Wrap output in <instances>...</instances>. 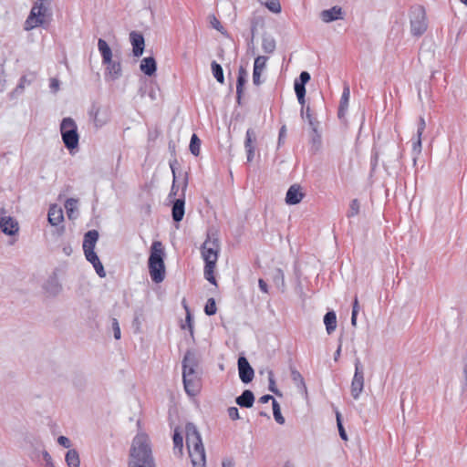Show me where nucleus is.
<instances>
[{
	"label": "nucleus",
	"instance_id": "nucleus-1",
	"mask_svg": "<svg viewBox=\"0 0 467 467\" xmlns=\"http://www.w3.org/2000/svg\"><path fill=\"white\" fill-rule=\"evenodd\" d=\"M182 381L185 392L195 396L201 389V372L199 371V358L194 350L188 349L183 357Z\"/></svg>",
	"mask_w": 467,
	"mask_h": 467
},
{
	"label": "nucleus",
	"instance_id": "nucleus-2",
	"mask_svg": "<svg viewBox=\"0 0 467 467\" xmlns=\"http://www.w3.org/2000/svg\"><path fill=\"white\" fill-rule=\"evenodd\" d=\"M128 467H156L149 438L146 434H137L130 447Z\"/></svg>",
	"mask_w": 467,
	"mask_h": 467
},
{
	"label": "nucleus",
	"instance_id": "nucleus-3",
	"mask_svg": "<svg viewBox=\"0 0 467 467\" xmlns=\"http://www.w3.org/2000/svg\"><path fill=\"white\" fill-rule=\"evenodd\" d=\"M186 444L192 467H205L206 457L202 437L197 427L188 422L185 426Z\"/></svg>",
	"mask_w": 467,
	"mask_h": 467
},
{
	"label": "nucleus",
	"instance_id": "nucleus-4",
	"mask_svg": "<svg viewBox=\"0 0 467 467\" xmlns=\"http://www.w3.org/2000/svg\"><path fill=\"white\" fill-rule=\"evenodd\" d=\"M201 254L204 260V277L212 285H217V281L214 276V269L220 252V242L217 237L211 238L208 234L207 239L201 246Z\"/></svg>",
	"mask_w": 467,
	"mask_h": 467
},
{
	"label": "nucleus",
	"instance_id": "nucleus-5",
	"mask_svg": "<svg viewBox=\"0 0 467 467\" xmlns=\"http://www.w3.org/2000/svg\"><path fill=\"white\" fill-rule=\"evenodd\" d=\"M164 257L165 253L161 242L154 241L150 246L148 267L151 280L156 284L162 282L165 278Z\"/></svg>",
	"mask_w": 467,
	"mask_h": 467
},
{
	"label": "nucleus",
	"instance_id": "nucleus-6",
	"mask_svg": "<svg viewBox=\"0 0 467 467\" xmlns=\"http://www.w3.org/2000/svg\"><path fill=\"white\" fill-rule=\"evenodd\" d=\"M60 133L62 141L68 150L72 151L78 147L79 135L78 126L72 118L67 117L61 120Z\"/></svg>",
	"mask_w": 467,
	"mask_h": 467
},
{
	"label": "nucleus",
	"instance_id": "nucleus-7",
	"mask_svg": "<svg viewBox=\"0 0 467 467\" xmlns=\"http://www.w3.org/2000/svg\"><path fill=\"white\" fill-rule=\"evenodd\" d=\"M410 32L414 36H422L427 30L426 11L422 5H414L410 8Z\"/></svg>",
	"mask_w": 467,
	"mask_h": 467
},
{
	"label": "nucleus",
	"instance_id": "nucleus-8",
	"mask_svg": "<svg viewBox=\"0 0 467 467\" xmlns=\"http://www.w3.org/2000/svg\"><path fill=\"white\" fill-rule=\"evenodd\" d=\"M355 373L351 381V396L354 400H358L364 389V366L359 358L354 361Z\"/></svg>",
	"mask_w": 467,
	"mask_h": 467
},
{
	"label": "nucleus",
	"instance_id": "nucleus-9",
	"mask_svg": "<svg viewBox=\"0 0 467 467\" xmlns=\"http://www.w3.org/2000/svg\"><path fill=\"white\" fill-rule=\"evenodd\" d=\"M311 77L307 71H302L294 83V89L301 105V117L304 118V104L306 103V84L310 80Z\"/></svg>",
	"mask_w": 467,
	"mask_h": 467
},
{
	"label": "nucleus",
	"instance_id": "nucleus-10",
	"mask_svg": "<svg viewBox=\"0 0 467 467\" xmlns=\"http://www.w3.org/2000/svg\"><path fill=\"white\" fill-rule=\"evenodd\" d=\"M187 184H188L187 178H185L184 182H183V187H182V192H183L182 197H180V198L172 201L171 216H172V220L175 223H180L183 219V216L185 213L184 191L187 188Z\"/></svg>",
	"mask_w": 467,
	"mask_h": 467
},
{
	"label": "nucleus",
	"instance_id": "nucleus-11",
	"mask_svg": "<svg viewBox=\"0 0 467 467\" xmlns=\"http://www.w3.org/2000/svg\"><path fill=\"white\" fill-rule=\"evenodd\" d=\"M237 364L241 381L244 384L250 383L254 377V370L247 358L244 356L239 357Z\"/></svg>",
	"mask_w": 467,
	"mask_h": 467
},
{
	"label": "nucleus",
	"instance_id": "nucleus-12",
	"mask_svg": "<svg viewBox=\"0 0 467 467\" xmlns=\"http://www.w3.org/2000/svg\"><path fill=\"white\" fill-rule=\"evenodd\" d=\"M5 208L0 209V230L7 234L14 235L18 232L17 223L10 216H5Z\"/></svg>",
	"mask_w": 467,
	"mask_h": 467
},
{
	"label": "nucleus",
	"instance_id": "nucleus-13",
	"mask_svg": "<svg viewBox=\"0 0 467 467\" xmlns=\"http://www.w3.org/2000/svg\"><path fill=\"white\" fill-rule=\"evenodd\" d=\"M99 234L97 230H89L84 234L83 251L85 257L96 254L95 246L99 240Z\"/></svg>",
	"mask_w": 467,
	"mask_h": 467
},
{
	"label": "nucleus",
	"instance_id": "nucleus-14",
	"mask_svg": "<svg viewBox=\"0 0 467 467\" xmlns=\"http://www.w3.org/2000/svg\"><path fill=\"white\" fill-rule=\"evenodd\" d=\"M130 41L132 45L133 56L136 57H140L145 48V39L143 35L137 31H131L130 33Z\"/></svg>",
	"mask_w": 467,
	"mask_h": 467
},
{
	"label": "nucleus",
	"instance_id": "nucleus-15",
	"mask_svg": "<svg viewBox=\"0 0 467 467\" xmlns=\"http://www.w3.org/2000/svg\"><path fill=\"white\" fill-rule=\"evenodd\" d=\"M401 151L400 150V147L392 142L388 145L387 147V153H386V161L383 163L385 170L388 171V167L390 164H393L395 162H398L400 158L401 157Z\"/></svg>",
	"mask_w": 467,
	"mask_h": 467
},
{
	"label": "nucleus",
	"instance_id": "nucleus-16",
	"mask_svg": "<svg viewBox=\"0 0 467 467\" xmlns=\"http://www.w3.org/2000/svg\"><path fill=\"white\" fill-rule=\"evenodd\" d=\"M320 18L325 23H331L338 19H343V10L340 6L335 5L329 9L323 10L320 13Z\"/></svg>",
	"mask_w": 467,
	"mask_h": 467
},
{
	"label": "nucleus",
	"instance_id": "nucleus-17",
	"mask_svg": "<svg viewBox=\"0 0 467 467\" xmlns=\"http://www.w3.org/2000/svg\"><path fill=\"white\" fill-rule=\"evenodd\" d=\"M106 66V78L110 80L119 79L121 77V65L119 60L110 59V62H102Z\"/></svg>",
	"mask_w": 467,
	"mask_h": 467
},
{
	"label": "nucleus",
	"instance_id": "nucleus-18",
	"mask_svg": "<svg viewBox=\"0 0 467 467\" xmlns=\"http://www.w3.org/2000/svg\"><path fill=\"white\" fill-rule=\"evenodd\" d=\"M45 291L51 296H57L62 290L57 274L54 272L44 285Z\"/></svg>",
	"mask_w": 467,
	"mask_h": 467
},
{
	"label": "nucleus",
	"instance_id": "nucleus-19",
	"mask_svg": "<svg viewBox=\"0 0 467 467\" xmlns=\"http://www.w3.org/2000/svg\"><path fill=\"white\" fill-rule=\"evenodd\" d=\"M304 197L301 188L297 184H293L289 187L285 195V202L290 205L299 203Z\"/></svg>",
	"mask_w": 467,
	"mask_h": 467
},
{
	"label": "nucleus",
	"instance_id": "nucleus-20",
	"mask_svg": "<svg viewBox=\"0 0 467 467\" xmlns=\"http://www.w3.org/2000/svg\"><path fill=\"white\" fill-rule=\"evenodd\" d=\"M256 140L255 131L253 129H248L245 134L244 140V148L247 155V161L250 162L253 161L254 156V142Z\"/></svg>",
	"mask_w": 467,
	"mask_h": 467
},
{
	"label": "nucleus",
	"instance_id": "nucleus-21",
	"mask_svg": "<svg viewBox=\"0 0 467 467\" xmlns=\"http://www.w3.org/2000/svg\"><path fill=\"white\" fill-rule=\"evenodd\" d=\"M349 97H350L349 86L347 83H345L343 92L341 95V99H340L338 110H337V116L340 119L345 118V115L347 113L348 107Z\"/></svg>",
	"mask_w": 467,
	"mask_h": 467
},
{
	"label": "nucleus",
	"instance_id": "nucleus-22",
	"mask_svg": "<svg viewBox=\"0 0 467 467\" xmlns=\"http://www.w3.org/2000/svg\"><path fill=\"white\" fill-rule=\"evenodd\" d=\"M140 70L148 77H152L157 71V63L153 57H144L140 61Z\"/></svg>",
	"mask_w": 467,
	"mask_h": 467
},
{
	"label": "nucleus",
	"instance_id": "nucleus-23",
	"mask_svg": "<svg viewBox=\"0 0 467 467\" xmlns=\"http://www.w3.org/2000/svg\"><path fill=\"white\" fill-rule=\"evenodd\" d=\"M235 402L241 408L249 409L253 407L254 402V392L250 389H244L240 396L236 397Z\"/></svg>",
	"mask_w": 467,
	"mask_h": 467
},
{
	"label": "nucleus",
	"instance_id": "nucleus-24",
	"mask_svg": "<svg viewBox=\"0 0 467 467\" xmlns=\"http://www.w3.org/2000/svg\"><path fill=\"white\" fill-rule=\"evenodd\" d=\"M47 219L51 225H58L64 219L62 209L52 205L48 210Z\"/></svg>",
	"mask_w": 467,
	"mask_h": 467
},
{
	"label": "nucleus",
	"instance_id": "nucleus-25",
	"mask_svg": "<svg viewBox=\"0 0 467 467\" xmlns=\"http://www.w3.org/2000/svg\"><path fill=\"white\" fill-rule=\"evenodd\" d=\"M262 48L265 53L272 54L276 48V42L275 37L266 32L262 36Z\"/></svg>",
	"mask_w": 467,
	"mask_h": 467
},
{
	"label": "nucleus",
	"instance_id": "nucleus-26",
	"mask_svg": "<svg viewBox=\"0 0 467 467\" xmlns=\"http://www.w3.org/2000/svg\"><path fill=\"white\" fill-rule=\"evenodd\" d=\"M324 324L326 326V329L327 334H332L337 327V315L335 311L330 310L326 313L324 316Z\"/></svg>",
	"mask_w": 467,
	"mask_h": 467
},
{
	"label": "nucleus",
	"instance_id": "nucleus-27",
	"mask_svg": "<svg viewBox=\"0 0 467 467\" xmlns=\"http://www.w3.org/2000/svg\"><path fill=\"white\" fill-rule=\"evenodd\" d=\"M98 48L102 57V62H110V59L112 58V51L109 44L104 39H99Z\"/></svg>",
	"mask_w": 467,
	"mask_h": 467
},
{
	"label": "nucleus",
	"instance_id": "nucleus-28",
	"mask_svg": "<svg viewBox=\"0 0 467 467\" xmlns=\"http://www.w3.org/2000/svg\"><path fill=\"white\" fill-rule=\"evenodd\" d=\"M291 379L300 391L306 392V386L301 373L294 367L290 366Z\"/></svg>",
	"mask_w": 467,
	"mask_h": 467
},
{
	"label": "nucleus",
	"instance_id": "nucleus-29",
	"mask_svg": "<svg viewBox=\"0 0 467 467\" xmlns=\"http://www.w3.org/2000/svg\"><path fill=\"white\" fill-rule=\"evenodd\" d=\"M65 460L68 467H79L80 465L79 454L75 449L67 451Z\"/></svg>",
	"mask_w": 467,
	"mask_h": 467
},
{
	"label": "nucleus",
	"instance_id": "nucleus-30",
	"mask_svg": "<svg viewBox=\"0 0 467 467\" xmlns=\"http://www.w3.org/2000/svg\"><path fill=\"white\" fill-rule=\"evenodd\" d=\"M172 440L174 453H179L180 455H182L183 448V437L178 428L174 430Z\"/></svg>",
	"mask_w": 467,
	"mask_h": 467
},
{
	"label": "nucleus",
	"instance_id": "nucleus-31",
	"mask_svg": "<svg viewBox=\"0 0 467 467\" xmlns=\"http://www.w3.org/2000/svg\"><path fill=\"white\" fill-rule=\"evenodd\" d=\"M273 281L276 287L282 292L285 289V275L281 268H276L273 274Z\"/></svg>",
	"mask_w": 467,
	"mask_h": 467
},
{
	"label": "nucleus",
	"instance_id": "nucleus-32",
	"mask_svg": "<svg viewBox=\"0 0 467 467\" xmlns=\"http://www.w3.org/2000/svg\"><path fill=\"white\" fill-rule=\"evenodd\" d=\"M211 68L213 78L221 84L224 83V76L222 66L216 61L211 63Z\"/></svg>",
	"mask_w": 467,
	"mask_h": 467
},
{
	"label": "nucleus",
	"instance_id": "nucleus-33",
	"mask_svg": "<svg viewBox=\"0 0 467 467\" xmlns=\"http://www.w3.org/2000/svg\"><path fill=\"white\" fill-rule=\"evenodd\" d=\"M200 148H201V140L199 137L193 133L192 135L191 140H190V151L193 156H199L200 154Z\"/></svg>",
	"mask_w": 467,
	"mask_h": 467
},
{
	"label": "nucleus",
	"instance_id": "nucleus-34",
	"mask_svg": "<svg viewBox=\"0 0 467 467\" xmlns=\"http://www.w3.org/2000/svg\"><path fill=\"white\" fill-rule=\"evenodd\" d=\"M312 130L310 142L315 150H317L321 146V135L317 131V126L310 127Z\"/></svg>",
	"mask_w": 467,
	"mask_h": 467
},
{
	"label": "nucleus",
	"instance_id": "nucleus-35",
	"mask_svg": "<svg viewBox=\"0 0 467 467\" xmlns=\"http://www.w3.org/2000/svg\"><path fill=\"white\" fill-rule=\"evenodd\" d=\"M421 152V136L416 134V139L413 140L412 142V154H413V162L416 163L418 156Z\"/></svg>",
	"mask_w": 467,
	"mask_h": 467
},
{
	"label": "nucleus",
	"instance_id": "nucleus-36",
	"mask_svg": "<svg viewBox=\"0 0 467 467\" xmlns=\"http://www.w3.org/2000/svg\"><path fill=\"white\" fill-rule=\"evenodd\" d=\"M246 83V78L237 77L236 80V101L241 105L242 95L244 92V87Z\"/></svg>",
	"mask_w": 467,
	"mask_h": 467
},
{
	"label": "nucleus",
	"instance_id": "nucleus-37",
	"mask_svg": "<svg viewBox=\"0 0 467 467\" xmlns=\"http://www.w3.org/2000/svg\"><path fill=\"white\" fill-rule=\"evenodd\" d=\"M177 164H178V161L176 160H174L173 161L170 162V167H171V170L172 175H173V182H172V185H171V192H170L169 197H172V196H176L177 195L178 186H176V184H175V182H176V168H175V166Z\"/></svg>",
	"mask_w": 467,
	"mask_h": 467
},
{
	"label": "nucleus",
	"instance_id": "nucleus-38",
	"mask_svg": "<svg viewBox=\"0 0 467 467\" xmlns=\"http://www.w3.org/2000/svg\"><path fill=\"white\" fill-rule=\"evenodd\" d=\"M186 310V317H185V325L182 326V329H185L186 327L189 329V332L192 337H193V317L191 314L189 308L187 306H184Z\"/></svg>",
	"mask_w": 467,
	"mask_h": 467
},
{
	"label": "nucleus",
	"instance_id": "nucleus-39",
	"mask_svg": "<svg viewBox=\"0 0 467 467\" xmlns=\"http://www.w3.org/2000/svg\"><path fill=\"white\" fill-rule=\"evenodd\" d=\"M272 407H273V414H274V418H275V421L279 424H284L285 418L283 417V415L281 413V408H280L279 403L276 400H274V402L272 403Z\"/></svg>",
	"mask_w": 467,
	"mask_h": 467
},
{
	"label": "nucleus",
	"instance_id": "nucleus-40",
	"mask_svg": "<svg viewBox=\"0 0 467 467\" xmlns=\"http://www.w3.org/2000/svg\"><path fill=\"white\" fill-rule=\"evenodd\" d=\"M359 209H360L359 201L358 199H353L350 202L349 209L347 213V216L348 218H350V217H354V216L358 215L359 213Z\"/></svg>",
	"mask_w": 467,
	"mask_h": 467
},
{
	"label": "nucleus",
	"instance_id": "nucleus-41",
	"mask_svg": "<svg viewBox=\"0 0 467 467\" xmlns=\"http://www.w3.org/2000/svg\"><path fill=\"white\" fill-rule=\"evenodd\" d=\"M264 5L269 11L274 14H279L282 10L279 0H268Z\"/></svg>",
	"mask_w": 467,
	"mask_h": 467
},
{
	"label": "nucleus",
	"instance_id": "nucleus-42",
	"mask_svg": "<svg viewBox=\"0 0 467 467\" xmlns=\"http://www.w3.org/2000/svg\"><path fill=\"white\" fill-rule=\"evenodd\" d=\"M336 418H337V425L338 433H339L340 438L343 441H348V435H347V432H346L345 428L342 423L341 413L337 410L336 411Z\"/></svg>",
	"mask_w": 467,
	"mask_h": 467
},
{
	"label": "nucleus",
	"instance_id": "nucleus-43",
	"mask_svg": "<svg viewBox=\"0 0 467 467\" xmlns=\"http://www.w3.org/2000/svg\"><path fill=\"white\" fill-rule=\"evenodd\" d=\"M217 307L214 298L211 297L206 301L204 306V313L207 316H213L216 314Z\"/></svg>",
	"mask_w": 467,
	"mask_h": 467
},
{
	"label": "nucleus",
	"instance_id": "nucleus-44",
	"mask_svg": "<svg viewBox=\"0 0 467 467\" xmlns=\"http://www.w3.org/2000/svg\"><path fill=\"white\" fill-rule=\"evenodd\" d=\"M268 381H269L268 389L271 392H273L274 394H275L276 396L282 397V393L276 388L275 380V378H274V373L271 370L268 372Z\"/></svg>",
	"mask_w": 467,
	"mask_h": 467
},
{
	"label": "nucleus",
	"instance_id": "nucleus-45",
	"mask_svg": "<svg viewBox=\"0 0 467 467\" xmlns=\"http://www.w3.org/2000/svg\"><path fill=\"white\" fill-rule=\"evenodd\" d=\"M268 57L265 56H258L254 59V69L258 71H263L265 68L266 62Z\"/></svg>",
	"mask_w": 467,
	"mask_h": 467
},
{
	"label": "nucleus",
	"instance_id": "nucleus-46",
	"mask_svg": "<svg viewBox=\"0 0 467 467\" xmlns=\"http://www.w3.org/2000/svg\"><path fill=\"white\" fill-rule=\"evenodd\" d=\"M78 200L73 198H68L65 202V208L67 210V213L68 214L69 218H72V213H74L75 209L77 208Z\"/></svg>",
	"mask_w": 467,
	"mask_h": 467
},
{
	"label": "nucleus",
	"instance_id": "nucleus-47",
	"mask_svg": "<svg viewBox=\"0 0 467 467\" xmlns=\"http://www.w3.org/2000/svg\"><path fill=\"white\" fill-rule=\"evenodd\" d=\"M359 311V304L358 297L356 296L354 298L353 304H352V313H351V325L353 327L357 326V317Z\"/></svg>",
	"mask_w": 467,
	"mask_h": 467
},
{
	"label": "nucleus",
	"instance_id": "nucleus-48",
	"mask_svg": "<svg viewBox=\"0 0 467 467\" xmlns=\"http://www.w3.org/2000/svg\"><path fill=\"white\" fill-rule=\"evenodd\" d=\"M303 119H306L308 121V124L310 127L318 126V124H319V122L315 118H313V116L311 115L309 107H306V108L304 107V118Z\"/></svg>",
	"mask_w": 467,
	"mask_h": 467
},
{
	"label": "nucleus",
	"instance_id": "nucleus-49",
	"mask_svg": "<svg viewBox=\"0 0 467 467\" xmlns=\"http://www.w3.org/2000/svg\"><path fill=\"white\" fill-rule=\"evenodd\" d=\"M258 24H259L258 18L254 17L251 20V28H250L251 36H250V39L248 40V45H254Z\"/></svg>",
	"mask_w": 467,
	"mask_h": 467
},
{
	"label": "nucleus",
	"instance_id": "nucleus-50",
	"mask_svg": "<svg viewBox=\"0 0 467 467\" xmlns=\"http://www.w3.org/2000/svg\"><path fill=\"white\" fill-rule=\"evenodd\" d=\"M111 327L114 334L115 339H119L121 337L119 324L117 318L113 317L111 320Z\"/></svg>",
	"mask_w": 467,
	"mask_h": 467
},
{
	"label": "nucleus",
	"instance_id": "nucleus-51",
	"mask_svg": "<svg viewBox=\"0 0 467 467\" xmlns=\"http://www.w3.org/2000/svg\"><path fill=\"white\" fill-rule=\"evenodd\" d=\"M86 259L93 265L95 270L99 268L100 265H102V263L100 262L97 254L87 256Z\"/></svg>",
	"mask_w": 467,
	"mask_h": 467
},
{
	"label": "nucleus",
	"instance_id": "nucleus-52",
	"mask_svg": "<svg viewBox=\"0 0 467 467\" xmlns=\"http://www.w3.org/2000/svg\"><path fill=\"white\" fill-rule=\"evenodd\" d=\"M210 23H211V26L218 30L219 32H221L222 34H223V26L221 25L220 21L214 16H210Z\"/></svg>",
	"mask_w": 467,
	"mask_h": 467
},
{
	"label": "nucleus",
	"instance_id": "nucleus-53",
	"mask_svg": "<svg viewBox=\"0 0 467 467\" xmlns=\"http://www.w3.org/2000/svg\"><path fill=\"white\" fill-rule=\"evenodd\" d=\"M378 162H379V152L374 148L372 150V154H371V159H370V166H371L372 171H375V169L378 165Z\"/></svg>",
	"mask_w": 467,
	"mask_h": 467
},
{
	"label": "nucleus",
	"instance_id": "nucleus-54",
	"mask_svg": "<svg viewBox=\"0 0 467 467\" xmlns=\"http://www.w3.org/2000/svg\"><path fill=\"white\" fill-rule=\"evenodd\" d=\"M228 416L231 420H236L240 419L239 410L236 407H230L227 410Z\"/></svg>",
	"mask_w": 467,
	"mask_h": 467
},
{
	"label": "nucleus",
	"instance_id": "nucleus-55",
	"mask_svg": "<svg viewBox=\"0 0 467 467\" xmlns=\"http://www.w3.org/2000/svg\"><path fill=\"white\" fill-rule=\"evenodd\" d=\"M285 137H286V127H285V125H283L279 130L278 147H280L284 143Z\"/></svg>",
	"mask_w": 467,
	"mask_h": 467
},
{
	"label": "nucleus",
	"instance_id": "nucleus-56",
	"mask_svg": "<svg viewBox=\"0 0 467 467\" xmlns=\"http://www.w3.org/2000/svg\"><path fill=\"white\" fill-rule=\"evenodd\" d=\"M57 442H58L59 445H61V446H63L64 448H67V449L70 448V446H71L70 440L67 437H66V436H59L57 438Z\"/></svg>",
	"mask_w": 467,
	"mask_h": 467
},
{
	"label": "nucleus",
	"instance_id": "nucleus-57",
	"mask_svg": "<svg viewBox=\"0 0 467 467\" xmlns=\"http://www.w3.org/2000/svg\"><path fill=\"white\" fill-rule=\"evenodd\" d=\"M426 128V122L423 117H420L417 128V135L422 136V133Z\"/></svg>",
	"mask_w": 467,
	"mask_h": 467
},
{
	"label": "nucleus",
	"instance_id": "nucleus-58",
	"mask_svg": "<svg viewBox=\"0 0 467 467\" xmlns=\"http://www.w3.org/2000/svg\"><path fill=\"white\" fill-rule=\"evenodd\" d=\"M60 82L57 78H52L50 79L49 88L53 93H57L59 89Z\"/></svg>",
	"mask_w": 467,
	"mask_h": 467
},
{
	"label": "nucleus",
	"instance_id": "nucleus-59",
	"mask_svg": "<svg viewBox=\"0 0 467 467\" xmlns=\"http://www.w3.org/2000/svg\"><path fill=\"white\" fill-rule=\"evenodd\" d=\"M261 73L262 71H258V70H253V83L255 85V86H259L261 84Z\"/></svg>",
	"mask_w": 467,
	"mask_h": 467
},
{
	"label": "nucleus",
	"instance_id": "nucleus-60",
	"mask_svg": "<svg viewBox=\"0 0 467 467\" xmlns=\"http://www.w3.org/2000/svg\"><path fill=\"white\" fill-rule=\"evenodd\" d=\"M43 459L46 462V464H47V467L55 466L53 462H52V457H51V455L47 451H44L43 452Z\"/></svg>",
	"mask_w": 467,
	"mask_h": 467
},
{
	"label": "nucleus",
	"instance_id": "nucleus-61",
	"mask_svg": "<svg viewBox=\"0 0 467 467\" xmlns=\"http://www.w3.org/2000/svg\"><path fill=\"white\" fill-rule=\"evenodd\" d=\"M222 466L223 467H234L235 462L233 458H224L222 461Z\"/></svg>",
	"mask_w": 467,
	"mask_h": 467
},
{
	"label": "nucleus",
	"instance_id": "nucleus-62",
	"mask_svg": "<svg viewBox=\"0 0 467 467\" xmlns=\"http://www.w3.org/2000/svg\"><path fill=\"white\" fill-rule=\"evenodd\" d=\"M258 286L262 292L268 293V285L264 279L260 278L258 280Z\"/></svg>",
	"mask_w": 467,
	"mask_h": 467
},
{
	"label": "nucleus",
	"instance_id": "nucleus-63",
	"mask_svg": "<svg viewBox=\"0 0 467 467\" xmlns=\"http://www.w3.org/2000/svg\"><path fill=\"white\" fill-rule=\"evenodd\" d=\"M272 400V403L274 402V400H275L274 399L273 396L269 395V394H266V395H264L262 396L260 399H259V402L261 403H267L268 401Z\"/></svg>",
	"mask_w": 467,
	"mask_h": 467
},
{
	"label": "nucleus",
	"instance_id": "nucleus-64",
	"mask_svg": "<svg viewBox=\"0 0 467 467\" xmlns=\"http://www.w3.org/2000/svg\"><path fill=\"white\" fill-rule=\"evenodd\" d=\"M62 251L65 255L69 256L71 255L73 249L69 244H67L63 246Z\"/></svg>",
	"mask_w": 467,
	"mask_h": 467
}]
</instances>
